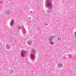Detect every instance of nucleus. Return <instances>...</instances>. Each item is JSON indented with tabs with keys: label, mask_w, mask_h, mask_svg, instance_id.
Listing matches in <instances>:
<instances>
[{
	"label": "nucleus",
	"mask_w": 76,
	"mask_h": 76,
	"mask_svg": "<svg viewBox=\"0 0 76 76\" xmlns=\"http://www.w3.org/2000/svg\"><path fill=\"white\" fill-rule=\"evenodd\" d=\"M17 29L18 30H19V31L20 29H22V28L21 27H20V26H19L18 27Z\"/></svg>",
	"instance_id": "nucleus-8"
},
{
	"label": "nucleus",
	"mask_w": 76,
	"mask_h": 76,
	"mask_svg": "<svg viewBox=\"0 0 76 76\" xmlns=\"http://www.w3.org/2000/svg\"><path fill=\"white\" fill-rule=\"evenodd\" d=\"M75 38H76V32H75Z\"/></svg>",
	"instance_id": "nucleus-11"
},
{
	"label": "nucleus",
	"mask_w": 76,
	"mask_h": 76,
	"mask_svg": "<svg viewBox=\"0 0 76 76\" xmlns=\"http://www.w3.org/2000/svg\"><path fill=\"white\" fill-rule=\"evenodd\" d=\"M54 36L53 35L49 37L48 39V40L49 41H50L49 42L50 43V44L51 45H53V42H51V41H52V40L54 38Z\"/></svg>",
	"instance_id": "nucleus-2"
},
{
	"label": "nucleus",
	"mask_w": 76,
	"mask_h": 76,
	"mask_svg": "<svg viewBox=\"0 0 76 76\" xmlns=\"http://www.w3.org/2000/svg\"><path fill=\"white\" fill-rule=\"evenodd\" d=\"M20 57L22 58H23L25 57V54H26V52L25 51H23L22 52L20 51Z\"/></svg>",
	"instance_id": "nucleus-3"
},
{
	"label": "nucleus",
	"mask_w": 76,
	"mask_h": 76,
	"mask_svg": "<svg viewBox=\"0 0 76 76\" xmlns=\"http://www.w3.org/2000/svg\"><path fill=\"white\" fill-rule=\"evenodd\" d=\"M45 6L46 7H48V10H47V12H48L49 13H52V10L50 9L53 7L52 6V3L51 2V1L46 0L45 1Z\"/></svg>",
	"instance_id": "nucleus-1"
},
{
	"label": "nucleus",
	"mask_w": 76,
	"mask_h": 76,
	"mask_svg": "<svg viewBox=\"0 0 76 76\" xmlns=\"http://www.w3.org/2000/svg\"><path fill=\"white\" fill-rule=\"evenodd\" d=\"M31 43H32V42H31V41H29L27 42V44L28 45H30V44H31Z\"/></svg>",
	"instance_id": "nucleus-10"
},
{
	"label": "nucleus",
	"mask_w": 76,
	"mask_h": 76,
	"mask_svg": "<svg viewBox=\"0 0 76 76\" xmlns=\"http://www.w3.org/2000/svg\"><path fill=\"white\" fill-rule=\"evenodd\" d=\"M5 13L7 15H8L9 13H10V12L9 11L7 10L5 12Z\"/></svg>",
	"instance_id": "nucleus-9"
},
{
	"label": "nucleus",
	"mask_w": 76,
	"mask_h": 76,
	"mask_svg": "<svg viewBox=\"0 0 76 76\" xmlns=\"http://www.w3.org/2000/svg\"><path fill=\"white\" fill-rule=\"evenodd\" d=\"M58 40H60V38H58Z\"/></svg>",
	"instance_id": "nucleus-14"
},
{
	"label": "nucleus",
	"mask_w": 76,
	"mask_h": 76,
	"mask_svg": "<svg viewBox=\"0 0 76 76\" xmlns=\"http://www.w3.org/2000/svg\"><path fill=\"white\" fill-rule=\"evenodd\" d=\"M13 23H14V22L13 20H12L10 23V26H12L13 25Z\"/></svg>",
	"instance_id": "nucleus-5"
},
{
	"label": "nucleus",
	"mask_w": 76,
	"mask_h": 76,
	"mask_svg": "<svg viewBox=\"0 0 76 76\" xmlns=\"http://www.w3.org/2000/svg\"><path fill=\"white\" fill-rule=\"evenodd\" d=\"M57 66L58 67H59V68H60L61 66H62V64H59L57 65Z\"/></svg>",
	"instance_id": "nucleus-7"
},
{
	"label": "nucleus",
	"mask_w": 76,
	"mask_h": 76,
	"mask_svg": "<svg viewBox=\"0 0 76 76\" xmlns=\"http://www.w3.org/2000/svg\"><path fill=\"white\" fill-rule=\"evenodd\" d=\"M6 48L7 49H10V45H8L6 46Z\"/></svg>",
	"instance_id": "nucleus-6"
},
{
	"label": "nucleus",
	"mask_w": 76,
	"mask_h": 76,
	"mask_svg": "<svg viewBox=\"0 0 76 76\" xmlns=\"http://www.w3.org/2000/svg\"><path fill=\"white\" fill-rule=\"evenodd\" d=\"M35 52H34V53H33L31 55V58L32 60L33 61V62H34V59H35Z\"/></svg>",
	"instance_id": "nucleus-4"
},
{
	"label": "nucleus",
	"mask_w": 76,
	"mask_h": 76,
	"mask_svg": "<svg viewBox=\"0 0 76 76\" xmlns=\"http://www.w3.org/2000/svg\"><path fill=\"white\" fill-rule=\"evenodd\" d=\"M48 24H45V25H46V26H48Z\"/></svg>",
	"instance_id": "nucleus-12"
},
{
	"label": "nucleus",
	"mask_w": 76,
	"mask_h": 76,
	"mask_svg": "<svg viewBox=\"0 0 76 76\" xmlns=\"http://www.w3.org/2000/svg\"><path fill=\"white\" fill-rule=\"evenodd\" d=\"M69 57L70 56H68V58H69Z\"/></svg>",
	"instance_id": "nucleus-13"
}]
</instances>
